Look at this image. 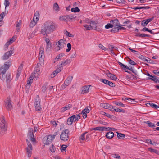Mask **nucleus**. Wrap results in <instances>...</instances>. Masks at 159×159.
I'll return each instance as SVG.
<instances>
[{"label":"nucleus","instance_id":"obj_25","mask_svg":"<svg viewBox=\"0 0 159 159\" xmlns=\"http://www.w3.org/2000/svg\"><path fill=\"white\" fill-rule=\"evenodd\" d=\"M83 26L85 28L84 30H92L93 28L92 26L91 25H88L85 24L83 25Z\"/></svg>","mask_w":159,"mask_h":159},{"label":"nucleus","instance_id":"obj_52","mask_svg":"<svg viewBox=\"0 0 159 159\" xmlns=\"http://www.w3.org/2000/svg\"><path fill=\"white\" fill-rule=\"evenodd\" d=\"M111 31L113 32L114 33L118 32L119 30L118 28V26L116 27H114L113 28L111 29Z\"/></svg>","mask_w":159,"mask_h":159},{"label":"nucleus","instance_id":"obj_49","mask_svg":"<svg viewBox=\"0 0 159 159\" xmlns=\"http://www.w3.org/2000/svg\"><path fill=\"white\" fill-rule=\"evenodd\" d=\"M4 4L5 7V9H6V7L9 5L10 2H9V0H5Z\"/></svg>","mask_w":159,"mask_h":159},{"label":"nucleus","instance_id":"obj_54","mask_svg":"<svg viewBox=\"0 0 159 159\" xmlns=\"http://www.w3.org/2000/svg\"><path fill=\"white\" fill-rule=\"evenodd\" d=\"M45 41L46 42V43L47 44V46H48V47L47 48H48V46H49V45L51 46V43L50 41V40L49 39H48V38H46L45 39Z\"/></svg>","mask_w":159,"mask_h":159},{"label":"nucleus","instance_id":"obj_10","mask_svg":"<svg viewBox=\"0 0 159 159\" xmlns=\"http://www.w3.org/2000/svg\"><path fill=\"white\" fill-rule=\"evenodd\" d=\"M44 49L43 47H41L40 48L39 54V59L40 62L42 64L44 61Z\"/></svg>","mask_w":159,"mask_h":159},{"label":"nucleus","instance_id":"obj_27","mask_svg":"<svg viewBox=\"0 0 159 159\" xmlns=\"http://www.w3.org/2000/svg\"><path fill=\"white\" fill-rule=\"evenodd\" d=\"M21 68H20V67L18 68V70H17V72L16 75V77L15 79V80H18L19 77L21 72Z\"/></svg>","mask_w":159,"mask_h":159},{"label":"nucleus","instance_id":"obj_29","mask_svg":"<svg viewBox=\"0 0 159 159\" xmlns=\"http://www.w3.org/2000/svg\"><path fill=\"white\" fill-rule=\"evenodd\" d=\"M91 108L90 107H87L82 111V113H84L87 114L89 112Z\"/></svg>","mask_w":159,"mask_h":159},{"label":"nucleus","instance_id":"obj_3","mask_svg":"<svg viewBox=\"0 0 159 159\" xmlns=\"http://www.w3.org/2000/svg\"><path fill=\"white\" fill-rule=\"evenodd\" d=\"M58 134V132H55L53 134H50L45 136L43 139V142L45 145L51 143L55 139L56 136Z\"/></svg>","mask_w":159,"mask_h":159},{"label":"nucleus","instance_id":"obj_60","mask_svg":"<svg viewBox=\"0 0 159 159\" xmlns=\"http://www.w3.org/2000/svg\"><path fill=\"white\" fill-rule=\"evenodd\" d=\"M106 131L108 130V131H115L116 130V129L113 128H111L109 127H106Z\"/></svg>","mask_w":159,"mask_h":159},{"label":"nucleus","instance_id":"obj_63","mask_svg":"<svg viewBox=\"0 0 159 159\" xmlns=\"http://www.w3.org/2000/svg\"><path fill=\"white\" fill-rule=\"evenodd\" d=\"M11 44V43L8 41L4 45L5 49V50H7L8 48V46Z\"/></svg>","mask_w":159,"mask_h":159},{"label":"nucleus","instance_id":"obj_37","mask_svg":"<svg viewBox=\"0 0 159 159\" xmlns=\"http://www.w3.org/2000/svg\"><path fill=\"white\" fill-rule=\"evenodd\" d=\"M146 123L150 127H154L156 126L155 124L149 121L146 122Z\"/></svg>","mask_w":159,"mask_h":159},{"label":"nucleus","instance_id":"obj_23","mask_svg":"<svg viewBox=\"0 0 159 159\" xmlns=\"http://www.w3.org/2000/svg\"><path fill=\"white\" fill-rule=\"evenodd\" d=\"M73 121L74 122L76 121H78L80 118V114H77L76 115H73L72 116Z\"/></svg>","mask_w":159,"mask_h":159},{"label":"nucleus","instance_id":"obj_58","mask_svg":"<svg viewBox=\"0 0 159 159\" xmlns=\"http://www.w3.org/2000/svg\"><path fill=\"white\" fill-rule=\"evenodd\" d=\"M136 55L137 57L139 58L140 59L142 60L143 61V60L145 57H144V56L140 55L139 53H138V54H137Z\"/></svg>","mask_w":159,"mask_h":159},{"label":"nucleus","instance_id":"obj_64","mask_svg":"<svg viewBox=\"0 0 159 159\" xmlns=\"http://www.w3.org/2000/svg\"><path fill=\"white\" fill-rule=\"evenodd\" d=\"M153 72L155 74L159 76V70H154Z\"/></svg>","mask_w":159,"mask_h":159},{"label":"nucleus","instance_id":"obj_8","mask_svg":"<svg viewBox=\"0 0 159 159\" xmlns=\"http://www.w3.org/2000/svg\"><path fill=\"white\" fill-rule=\"evenodd\" d=\"M34 104L35 109L36 111H39L41 110L42 108L40 105V99L38 95L35 98Z\"/></svg>","mask_w":159,"mask_h":159},{"label":"nucleus","instance_id":"obj_31","mask_svg":"<svg viewBox=\"0 0 159 159\" xmlns=\"http://www.w3.org/2000/svg\"><path fill=\"white\" fill-rule=\"evenodd\" d=\"M22 21L21 20H19L18 22L16 23V29L17 30H20V28L21 25V24Z\"/></svg>","mask_w":159,"mask_h":159},{"label":"nucleus","instance_id":"obj_18","mask_svg":"<svg viewBox=\"0 0 159 159\" xmlns=\"http://www.w3.org/2000/svg\"><path fill=\"white\" fill-rule=\"evenodd\" d=\"M107 138L108 139H111L114 136V133L111 131H109L105 135Z\"/></svg>","mask_w":159,"mask_h":159},{"label":"nucleus","instance_id":"obj_61","mask_svg":"<svg viewBox=\"0 0 159 159\" xmlns=\"http://www.w3.org/2000/svg\"><path fill=\"white\" fill-rule=\"evenodd\" d=\"M101 82L105 84H108V82L109 81L105 79H102L101 80Z\"/></svg>","mask_w":159,"mask_h":159},{"label":"nucleus","instance_id":"obj_14","mask_svg":"<svg viewBox=\"0 0 159 159\" xmlns=\"http://www.w3.org/2000/svg\"><path fill=\"white\" fill-rule=\"evenodd\" d=\"M5 106L8 110H11L12 108V105L9 99H7L6 101Z\"/></svg>","mask_w":159,"mask_h":159},{"label":"nucleus","instance_id":"obj_11","mask_svg":"<svg viewBox=\"0 0 159 159\" xmlns=\"http://www.w3.org/2000/svg\"><path fill=\"white\" fill-rule=\"evenodd\" d=\"M28 137L30 139V141L33 143L35 142L36 140L34 138V135L33 134V129L31 128L29 129L28 134Z\"/></svg>","mask_w":159,"mask_h":159},{"label":"nucleus","instance_id":"obj_38","mask_svg":"<svg viewBox=\"0 0 159 159\" xmlns=\"http://www.w3.org/2000/svg\"><path fill=\"white\" fill-rule=\"evenodd\" d=\"M59 20L61 21H66L67 20L66 16H63L59 17Z\"/></svg>","mask_w":159,"mask_h":159},{"label":"nucleus","instance_id":"obj_17","mask_svg":"<svg viewBox=\"0 0 159 159\" xmlns=\"http://www.w3.org/2000/svg\"><path fill=\"white\" fill-rule=\"evenodd\" d=\"M107 76L111 79L114 80H116L117 79L116 76L113 74H112L109 72L107 73Z\"/></svg>","mask_w":159,"mask_h":159},{"label":"nucleus","instance_id":"obj_2","mask_svg":"<svg viewBox=\"0 0 159 159\" xmlns=\"http://www.w3.org/2000/svg\"><path fill=\"white\" fill-rule=\"evenodd\" d=\"M11 63L10 61L5 62L4 64L0 68V78L1 79L3 80V76L6 73L7 71L9 69L10 66L11 65Z\"/></svg>","mask_w":159,"mask_h":159},{"label":"nucleus","instance_id":"obj_9","mask_svg":"<svg viewBox=\"0 0 159 159\" xmlns=\"http://www.w3.org/2000/svg\"><path fill=\"white\" fill-rule=\"evenodd\" d=\"M73 77L72 76H68L65 80L64 83L62 85L61 87L62 89H64L66 88L71 83Z\"/></svg>","mask_w":159,"mask_h":159},{"label":"nucleus","instance_id":"obj_28","mask_svg":"<svg viewBox=\"0 0 159 159\" xmlns=\"http://www.w3.org/2000/svg\"><path fill=\"white\" fill-rule=\"evenodd\" d=\"M57 68L54 71L57 74L62 70L63 67L60 65H57Z\"/></svg>","mask_w":159,"mask_h":159},{"label":"nucleus","instance_id":"obj_50","mask_svg":"<svg viewBox=\"0 0 159 159\" xmlns=\"http://www.w3.org/2000/svg\"><path fill=\"white\" fill-rule=\"evenodd\" d=\"M59 6L58 4L57 3H55L53 5V9L55 11H57L59 10Z\"/></svg>","mask_w":159,"mask_h":159},{"label":"nucleus","instance_id":"obj_1","mask_svg":"<svg viewBox=\"0 0 159 159\" xmlns=\"http://www.w3.org/2000/svg\"><path fill=\"white\" fill-rule=\"evenodd\" d=\"M57 28V25L54 22L47 21L42 25L40 33L44 36H47Z\"/></svg>","mask_w":159,"mask_h":159},{"label":"nucleus","instance_id":"obj_34","mask_svg":"<svg viewBox=\"0 0 159 159\" xmlns=\"http://www.w3.org/2000/svg\"><path fill=\"white\" fill-rule=\"evenodd\" d=\"M101 105V106L103 107L104 108L108 109H109L110 106V104L107 103L102 104Z\"/></svg>","mask_w":159,"mask_h":159},{"label":"nucleus","instance_id":"obj_45","mask_svg":"<svg viewBox=\"0 0 159 159\" xmlns=\"http://www.w3.org/2000/svg\"><path fill=\"white\" fill-rule=\"evenodd\" d=\"M149 151L151 152H154L155 153L159 155V152L157 150L154 149L152 148H149Z\"/></svg>","mask_w":159,"mask_h":159},{"label":"nucleus","instance_id":"obj_35","mask_svg":"<svg viewBox=\"0 0 159 159\" xmlns=\"http://www.w3.org/2000/svg\"><path fill=\"white\" fill-rule=\"evenodd\" d=\"M112 157L116 159H120L121 157L120 155L118 154L115 153L112 154L111 155Z\"/></svg>","mask_w":159,"mask_h":159},{"label":"nucleus","instance_id":"obj_57","mask_svg":"<svg viewBox=\"0 0 159 159\" xmlns=\"http://www.w3.org/2000/svg\"><path fill=\"white\" fill-rule=\"evenodd\" d=\"M66 18L67 20H70L74 18V16L72 15H66Z\"/></svg>","mask_w":159,"mask_h":159},{"label":"nucleus","instance_id":"obj_36","mask_svg":"<svg viewBox=\"0 0 159 159\" xmlns=\"http://www.w3.org/2000/svg\"><path fill=\"white\" fill-rule=\"evenodd\" d=\"M64 54L63 53H61L59 54L56 57L55 60L56 61H58V60L64 56Z\"/></svg>","mask_w":159,"mask_h":159},{"label":"nucleus","instance_id":"obj_43","mask_svg":"<svg viewBox=\"0 0 159 159\" xmlns=\"http://www.w3.org/2000/svg\"><path fill=\"white\" fill-rule=\"evenodd\" d=\"M37 24L35 22L32 20L30 23L29 25V27L30 28H33Z\"/></svg>","mask_w":159,"mask_h":159},{"label":"nucleus","instance_id":"obj_59","mask_svg":"<svg viewBox=\"0 0 159 159\" xmlns=\"http://www.w3.org/2000/svg\"><path fill=\"white\" fill-rule=\"evenodd\" d=\"M128 62H129V63L130 64L133 65H134L136 64V63L133 60H131L129 58Z\"/></svg>","mask_w":159,"mask_h":159},{"label":"nucleus","instance_id":"obj_41","mask_svg":"<svg viewBox=\"0 0 159 159\" xmlns=\"http://www.w3.org/2000/svg\"><path fill=\"white\" fill-rule=\"evenodd\" d=\"M71 11L74 12H78L80 11V9L78 7H76L75 8H72L71 9Z\"/></svg>","mask_w":159,"mask_h":159},{"label":"nucleus","instance_id":"obj_20","mask_svg":"<svg viewBox=\"0 0 159 159\" xmlns=\"http://www.w3.org/2000/svg\"><path fill=\"white\" fill-rule=\"evenodd\" d=\"M70 62L71 61L70 59H67L65 61H62L61 64L59 65L63 67V66L70 63Z\"/></svg>","mask_w":159,"mask_h":159},{"label":"nucleus","instance_id":"obj_19","mask_svg":"<svg viewBox=\"0 0 159 159\" xmlns=\"http://www.w3.org/2000/svg\"><path fill=\"white\" fill-rule=\"evenodd\" d=\"M106 127L98 126L94 128L93 130H98L99 131H103L104 130L106 131Z\"/></svg>","mask_w":159,"mask_h":159},{"label":"nucleus","instance_id":"obj_46","mask_svg":"<svg viewBox=\"0 0 159 159\" xmlns=\"http://www.w3.org/2000/svg\"><path fill=\"white\" fill-rule=\"evenodd\" d=\"M55 148L53 144H52L50 148V150L51 152L52 153L54 152L55 151Z\"/></svg>","mask_w":159,"mask_h":159},{"label":"nucleus","instance_id":"obj_26","mask_svg":"<svg viewBox=\"0 0 159 159\" xmlns=\"http://www.w3.org/2000/svg\"><path fill=\"white\" fill-rule=\"evenodd\" d=\"M102 25L99 24L95 27V30L98 32H101L102 31Z\"/></svg>","mask_w":159,"mask_h":159},{"label":"nucleus","instance_id":"obj_24","mask_svg":"<svg viewBox=\"0 0 159 159\" xmlns=\"http://www.w3.org/2000/svg\"><path fill=\"white\" fill-rule=\"evenodd\" d=\"M33 79V76L31 75V76L29 78L30 80H28L27 82V83L26 85V87H28V86H29V87H30V86L31 85L32 83V82Z\"/></svg>","mask_w":159,"mask_h":159},{"label":"nucleus","instance_id":"obj_5","mask_svg":"<svg viewBox=\"0 0 159 159\" xmlns=\"http://www.w3.org/2000/svg\"><path fill=\"white\" fill-rule=\"evenodd\" d=\"M69 133L68 129H65L63 131L60 136L61 139L64 141H67L69 139L68 134Z\"/></svg>","mask_w":159,"mask_h":159},{"label":"nucleus","instance_id":"obj_30","mask_svg":"<svg viewBox=\"0 0 159 159\" xmlns=\"http://www.w3.org/2000/svg\"><path fill=\"white\" fill-rule=\"evenodd\" d=\"M116 133L117 134V137L119 139H122L125 137V135L124 134L119 133L118 132H116Z\"/></svg>","mask_w":159,"mask_h":159},{"label":"nucleus","instance_id":"obj_53","mask_svg":"<svg viewBox=\"0 0 159 159\" xmlns=\"http://www.w3.org/2000/svg\"><path fill=\"white\" fill-rule=\"evenodd\" d=\"M148 24V23L145 20L142 21L141 23V25L143 27L146 26Z\"/></svg>","mask_w":159,"mask_h":159},{"label":"nucleus","instance_id":"obj_6","mask_svg":"<svg viewBox=\"0 0 159 159\" xmlns=\"http://www.w3.org/2000/svg\"><path fill=\"white\" fill-rule=\"evenodd\" d=\"M66 43V40L64 39H61L58 41L56 44L57 45L55 49L57 51H59L65 46Z\"/></svg>","mask_w":159,"mask_h":159},{"label":"nucleus","instance_id":"obj_44","mask_svg":"<svg viewBox=\"0 0 159 159\" xmlns=\"http://www.w3.org/2000/svg\"><path fill=\"white\" fill-rule=\"evenodd\" d=\"M98 47L101 49L104 50L105 51H106L108 50V49L104 46L102 45L101 44H99L98 45Z\"/></svg>","mask_w":159,"mask_h":159},{"label":"nucleus","instance_id":"obj_15","mask_svg":"<svg viewBox=\"0 0 159 159\" xmlns=\"http://www.w3.org/2000/svg\"><path fill=\"white\" fill-rule=\"evenodd\" d=\"M110 22L112 24L113 27H116L118 26L120 24L118 20L117 19H115L114 20H111L110 21Z\"/></svg>","mask_w":159,"mask_h":159},{"label":"nucleus","instance_id":"obj_51","mask_svg":"<svg viewBox=\"0 0 159 159\" xmlns=\"http://www.w3.org/2000/svg\"><path fill=\"white\" fill-rule=\"evenodd\" d=\"M87 133V132H85L83 133L80 136V138L82 140H84L85 139V135Z\"/></svg>","mask_w":159,"mask_h":159},{"label":"nucleus","instance_id":"obj_56","mask_svg":"<svg viewBox=\"0 0 159 159\" xmlns=\"http://www.w3.org/2000/svg\"><path fill=\"white\" fill-rule=\"evenodd\" d=\"M112 25L111 23H108L105 26V28L107 29H108L109 28H112Z\"/></svg>","mask_w":159,"mask_h":159},{"label":"nucleus","instance_id":"obj_42","mask_svg":"<svg viewBox=\"0 0 159 159\" xmlns=\"http://www.w3.org/2000/svg\"><path fill=\"white\" fill-rule=\"evenodd\" d=\"M136 36L142 38L149 37V35L148 34H136Z\"/></svg>","mask_w":159,"mask_h":159},{"label":"nucleus","instance_id":"obj_55","mask_svg":"<svg viewBox=\"0 0 159 159\" xmlns=\"http://www.w3.org/2000/svg\"><path fill=\"white\" fill-rule=\"evenodd\" d=\"M67 46L68 49L66 50V52H68L70 51L71 49V45L70 43H68L67 44Z\"/></svg>","mask_w":159,"mask_h":159},{"label":"nucleus","instance_id":"obj_16","mask_svg":"<svg viewBox=\"0 0 159 159\" xmlns=\"http://www.w3.org/2000/svg\"><path fill=\"white\" fill-rule=\"evenodd\" d=\"M72 105L71 104L66 105L61 108V111L62 112H64L66 111L69 110L70 108H72Z\"/></svg>","mask_w":159,"mask_h":159},{"label":"nucleus","instance_id":"obj_21","mask_svg":"<svg viewBox=\"0 0 159 159\" xmlns=\"http://www.w3.org/2000/svg\"><path fill=\"white\" fill-rule=\"evenodd\" d=\"M152 77V78L148 77L147 78V79L149 80L153 81L155 83H158V84H159V80H158L156 78L155 76H153Z\"/></svg>","mask_w":159,"mask_h":159},{"label":"nucleus","instance_id":"obj_40","mask_svg":"<svg viewBox=\"0 0 159 159\" xmlns=\"http://www.w3.org/2000/svg\"><path fill=\"white\" fill-rule=\"evenodd\" d=\"M64 34H65L66 36H67L72 37L73 36V35L69 33L68 31H67L66 30H65L64 31Z\"/></svg>","mask_w":159,"mask_h":159},{"label":"nucleus","instance_id":"obj_13","mask_svg":"<svg viewBox=\"0 0 159 159\" xmlns=\"http://www.w3.org/2000/svg\"><path fill=\"white\" fill-rule=\"evenodd\" d=\"M91 86L89 85H85L83 86L81 89V94L87 93L89 92V87Z\"/></svg>","mask_w":159,"mask_h":159},{"label":"nucleus","instance_id":"obj_22","mask_svg":"<svg viewBox=\"0 0 159 159\" xmlns=\"http://www.w3.org/2000/svg\"><path fill=\"white\" fill-rule=\"evenodd\" d=\"M39 19V15L38 13H35L33 19V21H34L37 23V22L38 21Z\"/></svg>","mask_w":159,"mask_h":159},{"label":"nucleus","instance_id":"obj_4","mask_svg":"<svg viewBox=\"0 0 159 159\" xmlns=\"http://www.w3.org/2000/svg\"><path fill=\"white\" fill-rule=\"evenodd\" d=\"M0 128L1 129V134L5 133L7 130L6 123L4 116H2L0 118Z\"/></svg>","mask_w":159,"mask_h":159},{"label":"nucleus","instance_id":"obj_7","mask_svg":"<svg viewBox=\"0 0 159 159\" xmlns=\"http://www.w3.org/2000/svg\"><path fill=\"white\" fill-rule=\"evenodd\" d=\"M26 141L27 145V146L26 148V152L27 154L28 157L30 158L31 157L32 154L33 148L32 145L27 139H26Z\"/></svg>","mask_w":159,"mask_h":159},{"label":"nucleus","instance_id":"obj_47","mask_svg":"<svg viewBox=\"0 0 159 159\" xmlns=\"http://www.w3.org/2000/svg\"><path fill=\"white\" fill-rule=\"evenodd\" d=\"M115 104L116 105L120 106L122 107H125V105L120 102H116L115 103Z\"/></svg>","mask_w":159,"mask_h":159},{"label":"nucleus","instance_id":"obj_39","mask_svg":"<svg viewBox=\"0 0 159 159\" xmlns=\"http://www.w3.org/2000/svg\"><path fill=\"white\" fill-rule=\"evenodd\" d=\"M143 61L148 63H151L152 61V60L150 58L145 57Z\"/></svg>","mask_w":159,"mask_h":159},{"label":"nucleus","instance_id":"obj_32","mask_svg":"<svg viewBox=\"0 0 159 159\" xmlns=\"http://www.w3.org/2000/svg\"><path fill=\"white\" fill-rule=\"evenodd\" d=\"M41 64L43 65V63L42 64L41 62V63H38L37 65V66L35 68L34 71L36 72L37 73L39 72L40 70L39 66L40 65H41Z\"/></svg>","mask_w":159,"mask_h":159},{"label":"nucleus","instance_id":"obj_62","mask_svg":"<svg viewBox=\"0 0 159 159\" xmlns=\"http://www.w3.org/2000/svg\"><path fill=\"white\" fill-rule=\"evenodd\" d=\"M122 25L121 24H119L118 26V29L119 31V30H126V28H125L123 27H121V26Z\"/></svg>","mask_w":159,"mask_h":159},{"label":"nucleus","instance_id":"obj_12","mask_svg":"<svg viewBox=\"0 0 159 159\" xmlns=\"http://www.w3.org/2000/svg\"><path fill=\"white\" fill-rule=\"evenodd\" d=\"M14 53V51L12 48L9 51L5 53L4 55L2 57V59L3 60H6L8 59L10 57H11L12 54Z\"/></svg>","mask_w":159,"mask_h":159},{"label":"nucleus","instance_id":"obj_33","mask_svg":"<svg viewBox=\"0 0 159 159\" xmlns=\"http://www.w3.org/2000/svg\"><path fill=\"white\" fill-rule=\"evenodd\" d=\"M73 119H72V116L69 117L67 119V124L68 125H71L72 124L73 122Z\"/></svg>","mask_w":159,"mask_h":159},{"label":"nucleus","instance_id":"obj_48","mask_svg":"<svg viewBox=\"0 0 159 159\" xmlns=\"http://www.w3.org/2000/svg\"><path fill=\"white\" fill-rule=\"evenodd\" d=\"M5 16V12H2L0 14V21H3L2 20Z\"/></svg>","mask_w":159,"mask_h":159}]
</instances>
